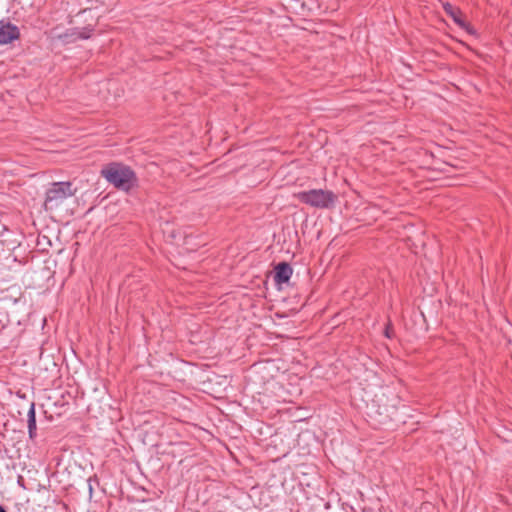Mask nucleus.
<instances>
[{
    "label": "nucleus",
    "mask_w": 512,
    "mask_h": 512,
    "mask_svg": "<svg viewBox=\"0 0 512 512\" xmlns=\"http://www.w3.org/2000/svg\"><path fill=\"white\" fill-rule=\"evenodd\" d=\"M89 493H90V497L92 496V493H93V488L91 485H89Z\"/></svg>",
    "instance_id": "nucleus-10"
},
{
    "label": "nucleus",
    "mask_w": 512,
    "mask_h": 512,
    "mask_svg": "<svg viewBox=\"0 0 512 512\" xmlns=\"http://www.w3.org/2000/svg\"><path fill=\"white\" fill-rule=\"evenodd\" d=\"M384 334L387 338H392V327L390 323L386 326Z\"/></svg>",
    "instance_id": "nucleus-8"
},
{
    "label": "nucleus",
    "mask_w": 512,
    "mask_h": 512,
    "mask_svg": "<svg viewBox=\"0 0 512 512\" xmlns=\"http://www.w3.org/2000/svg\"><path fill=\"white\" fill-rule=\"evenodd\" d=\"M292 267L287 262H281L275 267L274 280L277 284L289 281L292 276Z\"/></svg>",
    "instance_id": "nucleus-5"
},
{
    "label": "nucleus",
    "mask_w": 512,
    "mask_h": 512,
    "mask_svg": "<svg viewBox=\"0 0 512 512\" xmlns=\"http://www.w3.org/2000/svg\"><path fill=\"white\" fill-rule=\"evenodd\" d=\"M444 9L448 14H450L453 17L456 24H458L461 27H463L465 25V22L460 18V16L458 15V12L454 11V8L452 7V5L446 4L444 6Z\"/></svg>",
    "instance_id": "nucleus-7"
},
{
    "label": "nucleus",
    "mask_w": 512,
    "mask_h": 512,
    "mask_svg": "<svg viewBox=\"0 0 512 512\" xmlns=\"http://www.w3.org/2000/svg\"><path fill=\"white\" fill-rule=\"evenodd\" d=\"M296 198L303 204L317 209H330L334 206L337 195L330 190L311 189L296 194Z\"/></svg>",
    "instance_id": "nucleus-2"
},
{
    "label": "nucleus",
    "mask_w": 512,
    "mask_h": 512,
    "mask_svg": "<svg viewBox=\"0 0 512 512\" xmlns=\"http://www.w3.org/2000/svg\"><path fill=\"white\" fill-rule=\"evenodd\" d=\"M19 37V30L10 23L0 24V44H8Z\"/></svg>",
    "instance_id": "nucleus-4"
},
{
    "label": "nucleus",
    "mask_w": 512,
    "mask_h": 512,
    "mask_svg": "<svg viewBox=\"0 0 512 512\" xmlns=\"http://www.w3.org/2000/svg\"><path fill=\"white\" fill-rule=\"evenodd\" d=\"M28 430L30 438H33L36 432V419H35V411L32 406L28 412Z\"/></svg>",
    "instance_id": "nucleus-6"
},
{
    "label": "nucleus",
    "mask_w": 512,
    "mask_h": 512,
    "mask_svg": "<svg viewBox=\"0 0 512 512\" xmlns=\"http://www.w3.org/2000/svg\"><path fill=\"white\" fill-rule=\"evenodd\" d=\"M101 174L109 183L123 191L128 192L137 186L138 180L135 172L122 163H110L102 168Z\"/></svg>",
    "instance_id": "nucleus-1"
},
{
    "label": "nucleus",
    "mask_w": 512,
    "mask_h": 512,
    "mask_svg": "<svg viewBox=\"0 0 512 512\" xmlns=\"http://www.w3.org/2000/svg\"><path fill=\"white\" fill-rule=\"evenodd\" d=\"M93 31V29H89V33H86V32H80L79 33V37L81 38H89L91 36V32Z\"/></svg>",
    "instance_id": "nucleus-9"
},
{
    "label": "nucleus",
    "mask_w": 512,
    "mask_h": 512,
    "mask_svg": "<svg viewBox=\"0 0 512 512\" xmlns=\"http://www.w3.org/2000/svg\"><path fill=\"white\" fill-rule=\"evenodd\" d=\"M73 195L74 190L70 182L53 183L46 192L44 207L49 211L57 210Z\"/></svg>",
    "instance_id": "nucleus-3"
},
{
    "label": "nucleus",
    "mask_w": 512,
    "mask_h": 512,
    "mask_svg": "<svg viewBox=\"0 0 512 512\" xmlns=\"http://www.w3.org/2000/svg\"><path fill=\"white\" fill-rule=\"evenodd\" d=\"M0 512H6L3 506L0 505Z\"/></svg>",
    "instance_id": "nucleus-11"
}]
</instances>
